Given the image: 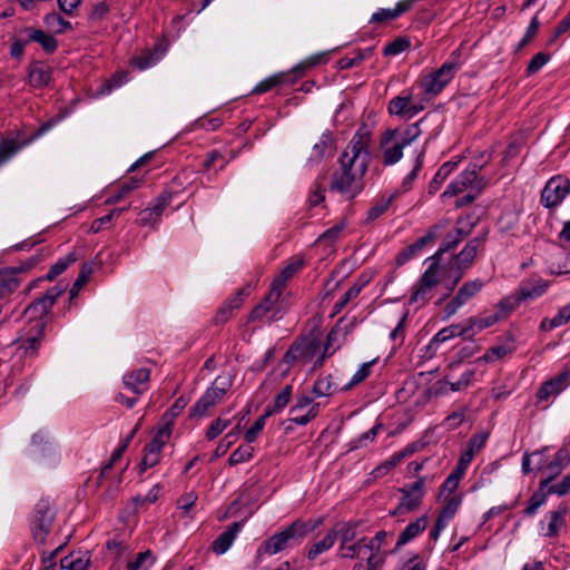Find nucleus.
<instances>
[{
    "mask_svg": "<svg viewBox=\"0 0 570 570\" xmlns=\"http://www.w3.org/2000/svg\"><path fill=\"white\" fill-rule=\"evenodd\" d=\"M345 227L346 223L344 220L336 223L334 226L323 232L316 239V243H327L328 245H333L341 238Z\"/></svg>",
    "mask_w": 570,
    "mask_h": 570,
    "instance_id": "052dcab7",
    "label": "nucleus"
},
{
    "mask_svg": "<svg viewBox=\"0 0 570 570\" xmlns=\"http://www.w3.org/2000/svg\"><path fill=\"white\" fill-rule=\"evenodd\" d=\"M282 294L283 293L271 286L266 297L250 312L248 317L249 322H258L264 325L281 320L286 312Z\"/></svg>",
    "mask_w": 570,
    "mask_h": 570,
    "instance_id": "1a4fd4ad",
    "label": "nucleus"
},
{
    "mask_svg": "<svg viewBox=\"0 0 570 570\" xmlns=\"http://www.w3.org/2000/svg\"><path fill=\"white\" fill-rule=\"evenodd\" d=\"M293 393L292 385H286L274 399L272 407H268L266 412H271V415L281 412L289 402Z\"/></svg>",
    "mask_w": 570,
    "mask_h": 570,
    "instance_id": "e2e57ef3",
    "label": "nucleus"
},
{
    "mask_svg": "<svg viewBox=\"0 0 570 570\" xmlns=\"http://www.w3.org/2000/svg\"><path fill=\"white\" fill-rule=\"evenodd\" d=\"M549 288V282L538 275H531L529 278L523 279L517 291L520 298L523 301L535 299L542 296Z\"/></svg>",
    "mask_w": 570,
    "mask_h": 570,
    "instance_id": "b1692460",
    "label": "nucleus"
},
{
    "mask_svg": "<svg viewBox=\"0 0 570 570\" xmlns=\"http://www.w3.org/2000/svg\"><path fill=\"white\" fill-rule=\"evenodd\" d=\"M430 266L421 275L410 297L411 304L425 305L432 298L433 289L441 283L442 274L438 262L430 261Z\"/></svg>",
    "mask_w": 570,
    "mask_h": 570,
    "instance_id": "9d476101",
    "label": "nucleus"
},
{
    "mask_svg": "<svg viewBox=\"0 0 570 570\" xmlns=\"http://www.w3.org/2000/svg\"><path fill=\"white\" fill-rule=\"evenodd\" d=\"M167 48L158 42L151 49H146L139 55L132 57L131 65L139 70H146L154 67L165 56Z\"/></svg>",
    "mask_w": 570,
    "mask_h": 570,
    "instance_id": "a878e982",
    "label": "nucleus"
},
{
    "mask_svg": "<svg viewBox=\"0 0 570 570\" xmlns=\"http://www.w3.org/2000/svg\"><path fill=\"white\" fill-rule=\"evenodd\" d=\"M336 540L337 533L333 532L332 529L328 530L322 540L314 542L309 547L307 552L308 560H315L318 556L332 549Z\"/></svg>",
    "mask_w": 570,
    "mask_h": 570,
    "instance_id": "a19ab883",
    "label": "nucleus"
},
{
    "mask_svg": "<svg viewBox=\"0 0 570 570\" xmlns=\"http://www.w3.org/2000/svg\"><path fill=\"white\" fill-rule=\"evenodd\" d=\"M313 530L307 522L295 520L285 529L267 538L262 542L257 552L258 554L274 556L279 553L294 543H299L305 535Z\"/></svg>",
    "mask_w": 570,
    "mask_h": 570,
    "instance_id": "20e7f679",
    "label": "nucleus"
},
{
    "mask_svg": "<svg viewBox=\"0 0 570 570\" xmlns=\"http://www.w3.org/2000/svg\"><path fill=\"white\" fill-rule=\"evenodd\" d=\"M242 527V522H233L229 524L213 542V551L217 554L225 553L232 547Z\"/></svg>",
    "mask_w": 570,
    "mask_h": 570,
    "instance_id": "2f4dec72",
    "label": "nucleus"
},
{
    "mask_svg": "<svg viewBox=\"0 0 570 570\" xmlns=\"http://www.w3.org/2000/svg\"><path fill=\"white\" fill-rule=\"evenodd\" d=\"M28 79L31 87L45 88L51 82L52 69L42 62H35L29 67Z\"/></svg>",
    "mask_w": 570,
    "mask_h": 570,
    "instance_id": "7c9ffc66",
    "label": "nucleus"
},
{
    "mask_svg": "<svg viewBox=\"0 0 570 570\" xmlns=\"http://www.w3.org/2000/svg\"><path fill=\"white\" fill-rule=\"evenodd\" d=\"M570 194V180L563 175L551 177L544 185L540 203L543 207L552 209L558 207Z\"/></svg>",
    "mask_w": 570,
    "mask_h": 570,
    "instance_id": "f8f14e48",
    "label": "nucleus"
},
{
    "mask_svg": "<svg viewBox=\"0 0 570 570\" xmlns=\"http://www.w3.org/2000/svg\"><path fill=\"white\" fill-rule=\"evenodd\" d=\"M45 26L55 33H63L66 30L71 29V23L65 20L56 12H50L43 17Z\"/></svg>",
    "mask_w": 570,
    "mask_h": 570,
    "instance_id": "603ef678",
    "label": "nucleus"
},
{
    "mask_svg": "<svg viewBox=\"0 0 570 570\" xmlns=\"http://www.w3.org/2000/svg\"><path fill=\"white\" fill-rule=\"evenodd\" d=\"M410 47V40L404 37L395 38L383 48L384 56H397Z\"/></svg>",
    "mask_w": 570,
    "mask_h": 570,
    "instance_id": "774afa93",
    "label": "nucleus"
},
{
    "mask_svg": "<svg viewBox=\"0 0 570 570\" xmlns=\"http://www.w3.org/2000/svg\"><path fill=\"white\" fill-rule=\"evenodd\" d=\"M401 492L403 493V497L397 508L392 512V515L413 511L421 504V501L425 494V480L420 478L409 488H403Z\"/></svg>",
    "mask_w": 570,
    "mask_h": 570,
    "instance_id": "a211bd4d",
    "label": "nucleus"
},
{
    "mask_svg": "<svg viewBox=\"0 0 570 570\" xmlns=\"http://www.w3.org/2000/svg\"><path fill=\"white\" fill-rule=\"evenodd\" d=\"M548 481H540L539 489L530 497L523 513L527 517H533L537 511L546 504L548 497L551 495L547 489Z\"/></svg>",
    "mask_w": 570,
    "mask_h": 570,
    "instance_id": "4c0bfd02",
    "label": "nucleus"
},
{
    "mask_svg": "<svg viewBox=\"0 0 570 570\" xmlns=\"http://www.w3.org/2000/svg\"><path fill=\"white\" fill-rule=\"evenodd\" d=\"M370 142V132L358 129L338 158L340 170L332 176L331 189L346 200L354 199L364 188L371 159Z\"/></svg>",
    "mask_w": 570,
    "mask_h": 570,
    "instance_id": "f257e3e1",
    "label": "nucleus"
},
{
    "mask_svg": "<svg viewBox=\"0 0 570 570\" xmlns=\"http://www.w3.org/2000/svg\"><path fill=\"white\" fill-rule=\"evenodd\" d=\"M63 291L65 288L59 285L52 286L42 297L37 298L27 307L28 326L21 331L14 342L18 345V351H21L23 356L33 357L37 355L45 336L46 316Z\"/></svg>",
    "mask_w": 570,
    "mask_h": 570,
    "instance_id": "f03ea898",
    "label": "nucleus"
},
{
    "mask_svg": "<svg viewBox=\"0 0 570 570\" xmlns=\"http://www.w3.org/2000/svg\"><path fill=\"white\" fill-rule=\"evenodd\" d=\"M239 433V425H236L235 429L229 431L218 443L216 446L212 461L223 456L229 450V448L235 443L237 435Z\"/></svg>",
    "mask_w": 570,
    "mask_h": 570,
    "instance_id": "13d9d810",
    "label": "nucleus"
},
{
    "mask_svg": "<svg viewBox=\"0 0 570 570\" xmlns=\"http://www.w3.org/2000/svg\"><path fill=\"white\" fill-rule=\"evenodd\" d=\"M380 429H381V424H376L368 431H366V432L362 433L361 435H358L357 438L351 440L348 443V451H354V450L364 448L367 444L372 443L376 439Z\"/></svg>",
    "mask_w": 570,
    "mask_h": 570,
    "instance_id": "4d7b16f0",
    "label": "nucleus"
},
{
    "mask_svg": "<svg viewBox=\"0 0 570 570\" xmlns=\"http://www.w3.org/2000/svg\"><path fill=\"white\" fill-rule=\"evenodd\" d=\"M569 460L568 452L563 449L556 452L553 459L543 464V470L547 472V476L541 481H548L547 487L563 471Z\"/></svg>",
    "mask_w": 570,
    "mask_h": 570,
    "instance_id": "72a5a7b5",
    "label": "nucleus"
},
{
    "mask_svg": "<svg viewBox=\"0 0 570 570\" xmlns=\"http://www.w3.org/2000/svg\"><path fill=\"white\" fill-rule=\"evenodd\" d=\"M94 273V266L90 263H86L82 265L72 287L70 289L71 296H76L82 286L90 279Z\"/></svg>",
    "mask_w": 570,
    "mask_h": 570,
    "instance_id": "69168bd1",
    "label": "nucleus"
},
{
    "mask_svg": "<svg viewBox=\"0 0 570 570\" xmlns=\"http://www.w3.org/2000/svg\"><path fill=\"white\" fill-rule=\"evenodd\" d=\"M150 370L137 368L126 373L122 377L125 387L136 395L146 393L149 389Z\"/></svg>",
    "mask_w": 570,
    "mask_h": 570,
    "instance_id": "5701e85b",
    "label": "nucleus"
},
{
    "mask_svg": "<svg viewBox=\"0 0 570 570\" xmlns=\"http://www.w3.org/2000/svg\"><path fill=\"white\" fill-rule=\"evenodd\" d=\"M156 561L150 550L139 552L132 560L127 562L128 570H149Z\"/></svg>",
    "mask_w": 570,
    "mask_h": 570,
    "instance_id": "de8ad7c7",
    "label": "nucleus"
},
{
    "mask_svg": "<svg viewBox=\"0 0 570 570\" xmlns=\"http://www.w3.org/2000/svg\"><path fill=\"white\" fill-rule=\"evenodd\" d=\"M295 81V77L292 72H279L272 75L264 80L259 81L253 89V95H262L271 91L272 89L282 86L283 83H293Z\"/></svg>",
    "mask_w": 570,
    "mask_h": 570,
    "instance_id": "473e14b6",
    "label": "nucleus"
},
{
    "mask_svg": "<svg viewBox=\"0 0 570 570\" xmlns=\"http://www.w3.org/2000/svg\"><path fill=\"white\" fill-rule=\"evenodd\" d=\"M462 224V220L456 222V226L454 227V229L446 234L438 252L431 257H429L428 261H434L439 263L441 256L444 253L455 248L460 244V242L470 234L471 227L464 228L463 226H461Z\"/></svg>",
    "mask_w": 570,
    "mask_h": 570,
    "instance_id": "393cba45",
    "label": "nucleus"
},
{
    "mask_svg": "<svg viewBox=\"0 0 570 570\" xmlns=\"http://www.w3.org/2000/svg\"><path fill=\"white\" fill-rule=\"evenodd\" d=\"M128 80L126 72H117L109 80L105 81L97 90L98 96L109 95L114 89L121 87Z\"/></svg>",
    "mask_w": 570,
    "mask_h": 570,
    "instance_id": "bf43d9fd",
    "label": "nucleus"
},
{
    "mask_svg": "<svg viewBox=\"0 0 570 570\" xmlns=\"http://www.w3.org/2000/svg\"><path fill=\"white\" fill-rule=\"evenodd\" d=\"M426 148L422 147L413 151V161L411 170L402 178L400 186L394 193L395 196L405 194L413 189L414 184L421 173L424 164Z\"/></svg>",
    "mask_w": 570,
    "mask_h": 570,
    "instance_id": "4be33fe9",
    "label": "nucleus"
},
{
    "mask_svg": "<svg viewBox=\"0 0 570 570\" xmlns=\"http://www.w3.org/2000/svg\"><path fill=\"white\" fill-rule=\"evenodd\" d=\"M461 51L454 50L449 59L440 68L424 76L420 81V88L425 95H439L453 79L461 68Z\"/></svg>",
    "mask_w": 570,
    "mask_h": 570,
    "instance_id": "423d86ee",
    "label": "nucleus"
},
{
    "mask_svg": "<svg viewBox=\"0 0 570 570\" xmlns=\"http://www.w3.org/2000/svg\"><path fill=\"white\" fill-rule=\"evenodd\" d=\"M569 508L567 504H559L556 510L548 511L539 522V534L544 538H557L567 524Z\"/></svg>",
    "mask_w": 570,
    "mask_h": 570,
    "instance_id": "2eb2a0df",
    "label": "nucleus"
},
{
    "mask_svg": "<svg viewBox=\"0 0 570 570\" xmlns=\"http://www.w3.org/2000/svg\"><path fill=\"white\" fill-rule=\"evenodd\" d=\"M37 261L30 259L27 265H21L19 267H11L0 271V299L10 295L14 292L20 283L21 278L19 274L31 268Z\"/></svg>",
    "mask_w": 570,
    "mask_h": 570,
    "instance_id": "6ab92c4d",
    "label": "nucleus"
},
{
    "mask_svg": "<svg viewBox=\"0 0 570 570\" xmlns=\"http://www.w3.org/2000/svg\"><path fill=\"white\" fill-rule=\"evenodd\" d=\"M521 303L522 299L515 292L500 299V302L495 305L494 311L497 314H499L500 320H505L513 311L520 306Z\"/></svg>",
    "mask_w": 570,
    "mask_h": 570,
    "instance_id": "37998d69",
    "label": "nucleus"
},
{
    "mask_svg": "<svg viewBox=\"0 0 570 570\" xmlns=\"http://www.w3.org/2000/svg\"><path fill=\"white\" fill-rule=\"evenodd\" d=\"M232 385L233 380L229 375L217 376L213 384L190 407V417H204L208 415L210 410L223 401L225 394L230 390Z\"/></svg>",
    "mask_w": 570,
    "mask_h": 570,
    "instance_id": "0eeeda50",
    "label": "nucleus"
},
{
    "mask_svg": "<svg viewBox=\"0 0 570 570\" xmlns=\"http://www.w3.org/2000/svg\"><path fill=\"white\" fill-rule=\"evenodd\" d=\"M360 548V539H357L355 542H351L347 544H340L337 550V557L341 559L363 560V556L361 554Z\"/></svg>",
    "mask_w": 570,
    "mask_h": 570,
    "instance_id": "338daca9",
    "label": "nucleus"
},
{
    "mask_svg": "<svg viewBox=\"0 0 570 570\" xmlns=\"http://www.w3.org/2000/svg\"><path fill=\"white\" fill-rule=\"evenodd\" d=\"M543 452L535 451L532 454L524 453L522 456L521 470L523 474H529L534 470H543Z\"/></svg>",
    "mask_w": 570,
    "mask_h": 570,
    "instance_id": "09e8293b",
    "label": "nucleus"
},
{
    "mask_svg": "<svg viewBox=\"0 0 570 570\" xmlns=\"http://www.w3.org/2000/svg\"><path fill=\"white\" fill-rule=\"evenodd\" d=\"M236 156L235 153L230 151V157L226 159L223 154L218 150H212L207 154L206 159L203 163L204 169L209 170L212 167H214L216 164H219V170H223L226 165L234 159Z\"/></svg>",
    "mask_w": 570,
    "mask_h": 570,
    "instance_id": "680f3d73",
    "label": "nucleus"
},
{
    "mask_svg": "<svg viewBox=\"0 0 570 570\" xmlns=\"http://www.w3.org/2000/svg\"><path fill=\"white\" fill-rule=\"evenodd\" d=\"M336 391L337 385L331 374L320 376L313 385V393L316 397L331 396Z\"/></svg>",
    "mask_w": 570,
    "mask_h": 570,
    "instance_id": "a18cd8bd",
    "label": "nucleus"
},
{
    "mask_svg": "<svg viewBox=\"0 0 570 570\" xmlns=\"http://www.w3.org/2000/svg\"><path fill=\"white\" fill-rule=\"evenodd\" d=\"M443 228L444 224H435L430 227L423 236L412 243L419 254H421L428 246L432 245L440 237Z\"/></svg>",
    "mask_w": 570,
    "mask_h": 570,
    "instance_id": "49530a36",
    "label": "nucleus"
},
{
    "mask_svg": "<svg viewBox=\"0 0 570 570\" xmlns=\"http://www.w3.org/2000/svg\"><path fill=\"white\" fill-rule=\"evenodd\" d=\"M422 121L423 119L404 128H389L381 134L379 151L383 166H394L403 158L404 149L421 136Z\"/></svg>",
    "mask_w": 570,
    "mask_h": 570,
    "instance_id": "7ed1b4c3",
    "label": "nucleus"
},
{
    "mask_svg": "<svg viewBox=\"0 0 570 570\" xmlns=\"http://www.w3.org/2000/svg\"><path fill=\"white\" fill-rule=\"evenodd\" d=\"M171 425L173 424L169 422H166L158 429L153 440L145 446L144 456L139 465L140 473L145 472L147 469L154 468L160 462L163 449L173 433Z\"/></svg>",
    "mask_w": 570,
    "mask_h": 570,
    "instance_id": "9b49d317",
    "label": "nucleus"
},
{
    "mask_svg": "<svg viewBox=\"0 0 570 570\" xmlns=\"http://www.w3.org/2000/svg\"><path fill=\"white\" fill-rule=\"evenodd\" d=\"M305 265L303 257L296 256L292 258L287 265L279 272V274L273 279L271 286L278 292L283 293L287 282L298 273Z\"/></svg>",
    "mask_w": 570,
    "mask_h": 570,
    "instance_id": "c756f323",
    "label": "nucleus"
},
{
    "mask_svg": "<svg viewBox=\"0 0 570 570\" xmlns=\"http://www.w3.org/2000/svg\"><path fill=\"white\" fill-rule=\"evenodd\" d=\"M332 136L328 132H325L321 136L320 140L314 144L312 153L307 159V165H316L320 164L327 151L332 147Z\"/></svg>",
    "mask_w": 570,
    "mask_h": 570,
    "instance_id": "ea45409f",
    "label": "nucleus"
},
{
    "mask_svg": "<svg viewBox=\"0 0 570 570\" xmlns=\"http://www.w3.org/2000/svg\"><path fill=\"white\" fill-rule=\"evenodd\" d=\"M55 520V511L52 503L49 499H41L38 501L35 508V514L32 519V528L35 531H40L46 534Z\"/></svg>",
    "mask_w": 570,
    "mask_h": 570,
    "instance_id": "aec40b11",
    "label": "nucleus"
},
{
    "mask_svg": "<svg viewBox=\"0 0 570 570\" xmlns=\"http://www.w3.org/2000/svg\"><path fill=\"white\" fill-rule=\"evenodd\" d=\"M77 261V257L73 253L68 254L66 257L60 258L56 264H53L49 272L46 275V278L48 281H53L56 277H58L60 274H62L70 264L75 263Z\"/></svg>",
    "mask_w": 570,
    "mask_h": 570,
    "instance_id": "0e129e2a",
    "label": "nucleus"
},
{
    "mask_svg": "<svg viewBox=\"0 0 570 570\" xmlns=\"http://www.w3.org/2000/svg\"><path fill=\"white\" fill-rule=\"evenodd\" d=\"M23 32L27 33L29 41L39 43L47 53H53L58 48L57 39L50 33L32 27L26 28Z\"/></svg>",
    "mask_w": 570,
    "mask_h": 570,
    "instance_id": "f704fd0d",
    "label": "nucleus"
},
{
    "mask_svg": "<svg viewBox=\"0 0 570 570\" xmlns=\"http://www.w3.org/2000/svg\"><path fill=\"white\" fill-rule=\"evenodd\" d=\"M429 524V519L426 515H422L417 518L415 521L409 523L405 529L400 533L395 547L392 552H397L403 546L407 544L410 541L415 539L420 533H422Z\"/></svg>",
    "mask_w": 570,
    "mask_h": 570,
    "instance_id": "cd10ccee",
    "label": "nucleus"
},
{
    "mask_svg": "<svg viewBox=\"0 0 570 570\" xmlns=\"http://www.w3.org/2000/svg\"><path fill=\"white\" fill-rule=\"evenodd\" d=\"M462 336L464 338H469L468 333L465 331L464 323L463 324H452L448 327L440 330L431 340L430 347H436L440 344L455 337Z\"/></svg>",
    "mask_w": 570,
    "mask_h": 570,
    "instance_id": "e433bc0d",
    "label": "nucleus"
},
{
    "mask_svg": "<svg viewBox=\"0 0 570 570\" xmlns=\"http://www.w3.org/2000/svg\"><path fill=\"white\" fill-rule=\"evenodd\" d=\"M423 109V104L413 101V95L410 90L402 91L401 95L392 98L387 105V111L390 115L397 116L406 120L412 119Z\"/></svg>",
    "mask_w": 570,
    "mask_h": 570,
    "instance_id": "dca6fc26",
    "label": "nucleus"
},
{
    "mask_svg": "<svg viewBox=\"0 0 570 570\" xmlns=\"http://www.w3.org/2000/svg\"><path fill=\"white\" fill-rule=\"evenodd\" d=\"M444 497V505L439 514L442 519L446 521H451L455 513L458 512L461 503L462 495H443Z\"/></svg>",
    "mask_w": 570,
    "mask_h": 570,
    "instance_id": "5fc2aeb1",
    "label": "nucleus"
},
{
    "mask_svg": "<svg viewBox=\"0 0 570 570\" xmlns=\"http://www.w3.org/2000/svg\"><path fill=\"white\" fill-rule=\"evenodd\" d=\"M89 564V551H73L60 560L61 568L66 570H87Z\"/></svg>",
    "mask_w": 570,
    "mask_h": 570,
    "instance_id": "c9c22d12",
    "label": "nucleus"
},
{
    "mask_svg": "<svg viewBox=\"0 0 570 570\" xmlns=\"http://www.w3.org/2000/svg\"><path fill=\"white\" fill-rule=\"evenodd\" d=\"M483 165H473L472 168H466L462 171L456 178H459L469 190H483L485 187V183L483 178L478 177V170H481Z\"/></svg>",
    "mask_w": 570,
    "mask_h": 570,
    "instance_id": "79ce46f5",
    "label": "nucleus"
},
{
    "mask_svg": "<svg viewBox=\"0 0 570 570\" xmlns=\"http://www.w3.org/2000/svg\"><path fill=\"white\" fill-rule=\"evenodd\" d=\"M570 386V367H564L560 373L553 377L544 381L535 393L537 403L549 402L550 399H556L564 390Z\"/></svg>",
    "mask_w": 570,
    "mask_h": 570,
    "instance_id": "4468645a",
    "label": "nucleus"
},
{
    "mask_svg": "<svg viewBox=\"0 0 570 570\" xmlns=\"http://www.w3.org/2000/svg\"><path fill=\"white\" fill-rule=\"evenodd\" d=\"M484 286V282L480 278L465 282L456 292V294L448 302L443 313L444 318H450L458 311L472 299Z\"/></svg>",
    "mask_w": 570,
    "mask_h": 570,
    "instance_id": "ddd939ff",
    "label": "nucleus"
},
{
    "mask_svg": "<svg viewBox=\"0 0 570 570\" xmlns=\"http://www.w3.org/2000/svg\"><path fill=\"white\" fill-rule=\"evenodd\" d=\"M376 358L372 360V361H368V362H365L363 363L358 368L357 371L353 374L352 379L350 380L348 383H346L343 387H342V391H348L351 389H353L354 386L361 384L362 382H364L371 374L372 372V367L373 365L376 363Z\"/></svg>",
    "mask_w": 570,
    "mask_h": 570,
    "instance_id": "3c124183",
    "label": "nucleus"
},
{
    "mask_svg": "<svg viewBox=\"0 0 570 570\" xmlns=\"http://www.w3.org/2000/svg\"><path fill=\"white\" fill-rule=\"evenodd\" d=\"M499 314L495 311L484 312L476 317H469L464 322L465 331L468 333L469 338L479 334L483 330L493 326L498 322H500Z\"/></svg>",
    "mask_w": 570,
    "mask_h": 570,
    "instance_id": "bb28decb",
    "label": "nucleus"
},
{
    "mask_svg": "<svg viewBox=\"0 0 570 570\" xmlns=\"http://www.w3.org/2000/svg\"><path fill=\"white\" fill-rule=\"evenodd\" d=\"M367 281L358 278L356 283H354L344 295L335 303L334 309L336 313H340L352 299L356 298L363 287L366 285Z\"/></svg>",
    "mask_w": 570,
    "mask_h": 570,
    "instance_id": "8fccbe9b",
    "label": "nucleus"
},
{
    "mask_svg": "<svg viewBox=\"0 0 570 570\" xmlns=\"http://www.w3.org/2000/svg\"><path fill=\"white\" fill-rule=\"evenodd\" d=\"M374 49L372 47L360 49L354 57H343L338 60L340 69H351L357 66L363 60H367L373 56Z\"/></svg>",
    "mask_w": 570,
    "mask_h": 570,
    "instance_id": "864d4df0",
    "label": "nucleus"
},
{
    "mask_svg": "<svg viewBox=\"0 0 570 570\" xmlns=\"http://www.w3.org/2000/svg\"><path fill=\"white\" fill-rule=\"evenodd\" d=\"M484 237H474L466 243L463 249L455 256L458 271L451 284L445 287L449 292L453 291L460 279L463 277L464 271L468 269L476 256L479 247L483 244Z\"/></svg>",
    "mask_w": 570,
    "mask_h": 570,
    "instance_id": "f3484780",
    "label": "nucleus"
},
{
    "mask_svg": "<svg viewBox=\"0 0 570 570\" xmlns=\"http://www.w3.org/2000/svg\"><path fill=\"white\" fill-rule=\"evenodd\" d=\"M316 342L313 338H304L295 342L286 352L285 361L294 363L297 361H307L312 357Z\"/></svg>",
    "mask_w": 570,
    "mask_h": 570,
    "instance_id": "c85d7f7f",
    "label": "nucleus"
},
{
    "mask_svg": "<svg viewBox=\"0 0 570 570\" xmlns=\"http://www.w3.org/2000/svg\"><path fill=\"white\" fill-rule=\"evenodd\" d=\"M333 532L337 533L340 544H347L355 542L357 538V523L356 522H342L337 523L333 529Z\"/></svg>",
    "mask_w": 570,
    "mask_h": 570,
    "instance_id": "c03bdc74",
    "label": "nucleus"
},
{
    "mask_svg": "<svg viewBox=\"0 0 570 570\" xmlns=\"http://www.w3.org/2000/svg\"><path fill=\"white\" fill-rule=\"evenodd\" d=\"M59 122V118H52L43 122L37 131L27 137L24 132L18 131L14 136H6L0 140V165L9 161L16 156L22 148L30 145L32 141L48 132Z\"/></svg>",
    "mask_w": 570,
    "mask_h": 570,
    "instance_id": "6e6552de",
    "label": "nucleus"
},
{
    "mask_svg": "<svg viewBox=\"0 0 570 570\" xmlns=\"http://www.w3.org/2000/svg\"><path fill=\"white\" fill-rule=\"evenodd\" d=\"M392 532L385 530L377 531L374 537L360 538V549L363 560L366 561V570H377L383 567L387 557L393 553L387 550Z\"/></svg>",
    "mask_w": 570,
    "mask_h": 570,
    "instance_id": "39448f33",
    "label": "nucleus"
},
{
    "mask_svg": "<svg viewBox=\"0 0 570 570\" xmlns=\"http://www.w3.org/2000/svg\"><path fill=\"white\" fill-rule=\"evenodd\" d=\"M460 161V158L458 160H449L438 169L429 185L430 195H434L440 189L443 181L452 174Z\"/></svg>",
    "mask_w": 570,
    "mask_h": 570,
    "instance_id": "58836bf2",
    "label": "nucleus"
},
{
    "mask_svg": "<svg viewBox=\"0 0 570 570\" xmlns=\"http://www.w3.org/2000/svg\"><path fill=\"white\" fill-rule=\"evenodd\" d=\"M254 448L250 443L246 445H239L236 450H234L227 461L229 466H234L240 463H245L250 461L254 458Z\"/></svg>",
    "mask_w": 570,
    "mask_h": 570,
    "instance_id": "6e6d98bb",
    "label": "nucleus"
},
{
    "mask_svg": "<svg viewBox=\"0 0 570 570\" xmlns=\"http://www.w3.org/2000/svg\"><path fill=\"white\" fill-rule=\"evenodd\" d=\"M170 200V194L164 193L159 195L150 207L140 212L137 224L139 226H154L157 224Z\"/></svg>",
    "mask_w": 570,
    "mask_h": 570,
    "instance_id": "412c9836",
    "label": "nucleus"
}]
</instances>
